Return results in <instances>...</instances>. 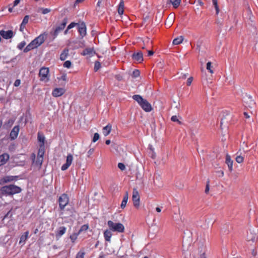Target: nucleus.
Here are the masks:
<instances>
[{"label": "nucleus", "mask_w": 258, "mask_h": 258, "mask_svg": "<svg viewBox=\"0 0 258 258\" xmlns=\"http://www.w3.org/2000/svg\"><path fill=\"white\" fill-rule=\"evenodd\" d=\"M44 153V145L43 144H40L39 146V149L38 150L37 154V157H43Z\"/></svg>", "instance_id": "obj_22"}, {"label": "nucleus", "mask_w": 258, "mask_h": 258, "mask_svg": "<svg viewBox=\"0 0 258 258\" xmlns=\"http://www.w3.org/2000/svg\"><path fill=\"white\" fill-rule=\"evenodd\" d=\"M118 167L121 170L123 171L125 169V166L123 163H119L118 164Z\"/></svg>", "instance_id": "obj_45"}, {"label": "nucleus", "mask_w": 258, "mask_h": 258, "mask_svg": "<svg viewBox=\"0 0 258 258\" xmlns=\"http://www.w3.org/2000/svg\"><path fill=\"white\" fill-rule=\"evenodd\" d=\"M141 107L146 112H150L153 109L151 104L146 99L143 102Z\"/></svg>", "instance_id": "obj_14"}, {"label": "nucleus", "mask_w": 258, "mask_h": 258, "mask_svg": "<svg viewBox=\"0 0 258 258\" xmlns=\"http://www.w3.org/2000/svg\"><path fill=\"white\" fill-rule=\"evenodd\" d=\"M127 200H128V193H127V192H126L125 195L123 196L122 201L127 202Z\"/></svg>", "instance_id": "obj_53"}, {"label": "nucleus", "mask_w": 258, "mask_h": 258, "mask_svg": "<svg viewBox=\"0 0 258 258\" xmlns=\"http://www.w3.org/2000/svg\"><path fill=\"white\" fill-rule=\"evenodd\" d=\"M14 120L13 119H9L4 124V127L6 128H10L14 123Z\"/></svg>", "instance_id": "obj_27"}, {"label": "nucleus", "mask_w": 258, "mask_h": 258, "mask_svg": "<svg viewBox=\"0 0 258 258\" xmlns=\"http://www.w3.org/2000/svg\"><path fill=\"white\" fill-rule=\"evenodd\" d=\"M46 34L45 33L40 34L39 36L36 38L37 41L39 43L40 45H41L44 42L46 38Z\"/></svg>", "instance_id": "obj_23"}, {"label": "nucleus", "mask_w": 258, "mask_h": 258, "mask_svg": "<svg viewBox=\"0 0 258 258\" xmlns=\"http://www.w3.org/2000/svg\"><path fill=\"white\" fill-rule=\"evenodd\" d=\"M73 159V156L71 154H69L67 157L66 163L61 166V169L62 171L66 170L71 165Z\"/></svg>", "instance_id": "obj_10"}, {"label": "nucleus", "mask_w": 258, "mask_h": 258, "mask_svg": "<svg viewBox=\"0 0 258 258\" xmlns=\"http://www.w3.org/2000/svg\"><path fill=\"white\" fill-rule=\"evenodd\" d=\"M111 236H112V233L110 231V230H106L105 231H104V239L106 241H107L108 242H110Z\"/></svg>", "instance_id": "obj_21"}, {"label": "nucleus", "mask_w": 258, "mask_h": 258, "mask_svg": "<svg viewBox=\"0 0 258 258\" xmlns=\"http://www.w3.org/2000/svg\"><path fill=\"white\" fill-rule=\"evenodd\" d=\"M173 17H174V15H172V14H170L169 15V16L168 17V18H167V19H171V21H172V19L173 18Z\"/></svg>", "instance_id": "obj_62"}, {"label": "nucleus", "mask_w": 258, "mask_h": 258, "mask_svg": "<svg viewBox=\"0 0 258 258\" xmlns=\"http://www.w3.org/2000/svg\"><path fill=\"white\" fill-rule=\"evenodd\" d=\"M25 45H26V42L25 41H22L19 44V45H18V48L19 49L21 50L24 47Z\"/></svg>", "instance_id": "obj_47"}, {"label": "nucleus", "mask_w": 258, "mask_h": 258, "mask_svg": "<svg viewBox=\"0 0 258 258\" xmlns=\"http://www.w3.org/2000/svg\"><path fill=\"white\" fill-rule=\"evenodd\" d=\"M124 12V2L123 1H121L118 6V13L119 15L123 14Z\"/></svg>", "instance_id": "obj_25"}, {"label": "nucleus", "mask_w": 258, "mask_h": 258, "mask_svg": "<svg viewBox=\"0 0 258 258\" xmlns=\"http://www.w3.org/2000/svg\"><path fill=\"white\" fill-rule=\"evenodd\" d=\"M38 141L41 143L40 144H43L44 145L45 137L42 133L38 132L37 135Z\"/></svg>", "instance_id": "obj_24"}, {"label": "nucleus", "mask_w": 258, "mask_h": 258, "mask_svg": "<svg viewBox=\"0 0 258 258\" xmlns=\"http://www.w3.org/2000/svg\"><path fill=\"white\" fill-rule=\"evenodd\" d=\"M226 163L227 164L230 171L233 170V161L231 159V157L228 154L226 156Z\"/></svg>", "instance_id": "obj_16"}, {"label": "nucleus", "mask_w": 258, "mask_h": 258, "mask_svg": "<svg viewBox=\"0 0 258 258\" xmlns=\"http://www.w3.org/2000/svg\"><path fill=\"white\" fill-rule=\"evenodd\" d=\"M127 202L122 201L120 207L122 209H123L125 207Z\"/></svg>", "instance_id": "obj_54"}, {"label": "nucleus", "mask_w": 258, "mask_h": 258, "mask_svg": "<svg viewBox=\"0 0 258 258\" xmlns=\"http://www.w3.org/2000/svg\"><path fill=\"white\" fill-rule=\"evenodd\" d=\"M19 130V125H16L13 127L10 134V137L12 141L15 140L17 138Z\"/></svg>", "instance_id": "obj_9"}, {"label": "nucleus", "mask_w": 258, "mask_h": 258, "mask_svg": "<svg viewBox=\"0 0 258 258\" xmlns=\"http://www.w3.org/2000/svg\"><path fill=\"white\" fill-rule=\"evenodd\" d=\"M140 72L138 70H135L132 75L133 78H137L140 76Z\"/></svg>", "instance_id": "obj_36"}, {"label": "nucleus", "mask_w": 258, "mask_h": 258, "mask_svg": "<svg viewBox=\"0 0 258 258\" xmlns=\"http://www.w3.org/2000/svg\"><path fill=\"white\" fill-rule=\"evenodd\" d=\"M40 11L43 14H46L50 12V10L47 8H41Z\"/></svg>", "instance_id": "obj_44"}, {"label": "nucleus", "mask_w": 258, "mask_h": 258, "mask_svg": "<svg viewBox=\"0 0 258 258\" xmlns=\"http://www.w3.org/2000/svg\"><path fill=\"white\" fill-rule=\"evenodd\" d=\"M243 114L245 118H248L249 117V116L248 115V113L247 112H244Z\"/></svg>", "instance_id": "obj_63"}, {"label": "nucleus", "mask_w": 258, "mask_h": 258, "mask_svg": "<svg viewBox=\"0 0 258 258\" xmlns=\"http://www.w3.org/2000/svg\"><path fill=\"white\" fill-rule=\"evenodd\" d=\"M94 149L92 148L90 149L87 152L88 154V157H89L94 152Z\"/></svg>", "instance_id": "obj_52"}, {"label": "nucleus", "mask_w": 258, "mask_h": 258, "mask_svg": "<svg viewBox=\"0 0 258 258\" xmlns=\"http://www.w3.org/2000/svg\"><path fill=\"white\" fill-rule=\"evenodd\" d=\"M154 51L152 50H148V56H152L154 54Z\"/></svg>", "instance_id": "obj_61"}, {"label": "nucleus", "mask_w": 258, "mask_h": 258, "mask_svg": "<svg viewBox=\"0 0 258 258\" xmlns=\"http://www.w3.org/2000/svg\"><path fill=\"white\" fill-rule=\"evenodd\" d=\"M18 178V176H7L5 177L3 179L0 180V184H3L5 183L11 182L14 180H17Z\"/></svg>", "instance_id": "obj_12"}, {"label": "nucleus", "mask_w": 258, "mask_h": 258, "mask_svg": "<svg viewBox=\"0 0 258 258\" xmlns=\"http://www.w3.org/2000/svg\"><path fill=\"white\" fill-rule=\"evenodd\" d=\"M43 161V157H37V160L35 162V164L39 166V168H41Z\"/></svg>", "instance_id": "obj_30"}, {"label": "nucleus", "mask_w": 258, "mask_h": 258, "mask_svg": "<svg viewBox=\"0 0 258 258\" xmlns=\"http://www.w3.org/2000/svg\"><path fill=\"white\" fill-rule=\"evenodd\" d=\"M80 234L77 232V233H74L73 234H72L70 236V239H71L72 241L73 242H74L77 239V237Z\"/></svg>", "instance_id": "obj_34"}, {"label": "nucleus", "mask_w": 258, "mask_h": 258, "mask_svg": "<svg viewBox=\"0 0 258 258\" xmlns=\"http://www.w3.org/2000/svg\"><path fill=\"white\" fill-rule=\"evenodd\" d=\"M192 80H193V78L192 77H190L189 78H188V79L187 80V82H186V85L188 86H190Z\"/></svg>", "instance_id": "obj_49"}, {"label": "nucleus", "mask_w": 258, "mask_h": 258, "mask_svg": "<svg viewBox=\"0 0 258 258\" xmlns=\"http://www.w3.org/2000/svg\"><path fill=\"white\" fill-rule=\"evenodd\" d=\"M132 200L135 207L138 209L140 207V196L139 192L136 188H134L133 191Z\"/></svg>", "instance_id": "obj_6"}, {"label": "nucleus", "mask_w": 258, "mask_h": 258, "mask_svg": "<svg viewBox=\"0 0 258 258\" xmlns=\"http://www.w3.org/2000/svg\"><path fill=\"white\" fill-rule=\"evenodd\" d=\"M58 79H61L63 81H66V79H67V76H66V74H64L63 75H62L60 78H58Z\"/></svg>", "instance_id": "obj_55"}, {"label": "nucleus", "mask_w": 258, "mask_h": 258, "mask_svg": "<svg viewBox=\"0 0 258 258\" xmlns=\"http://www.w3.org/2000/svg\"><path fill=\"white\" fill-rule=\"evenodd\" d=\"M49 71L48 68L42 67L41 68L39 72V77L40 78V80L41 81H46L47 82L49 81V78L48 77V74Z\"/></svg>", "instance_id": "obj_4"}, {"label": "nucleus", "mask_w": 258, "mask_h": 258, "mask_svg": "<svg viewBox=\"0 0 258 258\" xmlns=\"http://www.w3.org/2000/svg\"><path fill=\"white\" fill-rule=\"evenodd\" d=\"M33 49L32 47V46L29 44L24 49V52L26 53V52H28V51L31 50Z\"/></svg>", "instance_id": "obj_41"}, {"label": "nucleus", "mask_w": 258, "mask_h": 258, "mask_svg": "<svg viewBox=\"0 0 258 258\" xmlns=\"http://www.w3.org/2000/svg\"><path fill=\"white\" fill-rule=\"evenodd\" d=\"M72 63L70 60L66 61L63 63V67L67 68H70L71 66Z\"/></svg>", "instance_id": "obj_43"}, {"label": "nucleus", "mask_w": 258, "mask_h": 258, "mask_svg": "<svg viewBox=\"0 0 258 258\" xmlns=\"http://www.w3.org/2000/svg\"><path fill=\"white\" fill-rule=\"evenodd\" d=\"M212 2L216 11V15H218L220 11L218 6V1L217 0H212Z\"/></svg>", "instance_id": "obj_33"}, {"label": "nucleus", "mask_w": 258, "mask_h": 258, "mask_svg": "<svg viewBox=\"0 0 258 258\" xmlns=\"http://www.w3.org/2000/svg\"><path fill=\"white\" fill-rule=\"evenodd\" d=\"M29 44L32 46V47L33 49H34V48L37 47L36 45H35V44L33 42V41H32Z\"/></svg>", "instance_id": "obj_56"}, {"label": "nucleus", "mask_w": 258, "mask_h": 258, "mask_svg": "<svg viewBox=\"0 0 258 258\" xmlns=\"http://www.w3.org/2000/svg\"><path fill=\"white\" fill-rule=\"evenodd\" d=\"M68 22V19L65 18L63 19L62 23L57 26L53 31L50 32V34L52 36V40H54L58 35V33L63 30L65 28Z\"/></svg>", "instance_id": "obj_3"}, {"label": "nucleus", "mask_w": 258, "mask_h": 258, "mask_svg": "<svg viewBox=\"0 0 258 258\" xmlns=\"http://www.w3.org/2000/svg\"><path fill=\"white\" fill-rule=\"evenodd\" d=\"M79 23L75 22H72L69 26H68V30H70L75 26H78Z\"/></svg>", "instance_id": "obj_39"}, {"label": "nucleus", "mask_w": 258, "mask_h": 258, "mask_svg": "<svg viewBox=\"0 0 258 258\" xmlns=\"http://www.w3.org/2000/svg\"><path fill=\"white\" fill-rule=\"evenodd\" d=\"M33 42L36 45L37 47L40 46L39 43L38 42V41H37V39L35 38L33 40H32Z\"/></svg>", "instance_id": "obj_60"}, {"label": "nucleus", "mask_w": 258, "mask_h": 258, "mask_svg": "<svg viewBox=\"0 0 258 258\" xmlns=\"http://www.w3.org/2000/svg\"><path fill=\"white\" fill-rule=\"evenodd\" d=\"M132 58L134 60L141 62L143 60V54L141 51L134 53L132 55Z\"/></svg>", "instance_id": "obj_13"}, {"label": "nucleus", "mask_w": 258, "mask_h": 258, "mask_svg": "<svg viewBox=\"0 0 258 258\" xmlns=\"http://www.w3.org/2000/svg\"><path fill=\"white\" fill-rule=\"evenodd\" d=\"M66 231V228L64 226L60 227L58 230L57 231L55 234V236L57 238H59Z\"/></svg>", "instance_id": "obj_18"}, {"label": "nucleus", "mask_w": 258, "mask_h": 258, "mask_svg": "<svg viewBox=\"0 0 258 258\" xmlns=\"http://www.w3.org/2000/svg\"><path fill=\"white\" fill-rule=\"evenodd\" d=\"M111 130V125L108 123L106 126L103 128V133L105 136L109 135Z\"/></svg>", "instance_id": "obj_20"}, {"label": "nucleus", "mask_w": 258, "mask_h": 258, "mask_svg": "<svg viewBox=\"0 0 258 258\" xmlns=\"http://www.w3.org/2000/svg\"><path fill=\"white\" fill-rule=\"evenodd\" d=\"M133 99L136 101L140 106L142 105L143 102L146 100L143 98L140 95H134L133 96Z\"/></svg>", "instance_id": "obj_17"}, {"label": "nucleus", "mask_w": 258, "mask_h": 258, "mask_svg": "<svg viewBox=\"0 0 258 258\" xmlns=\"http://www.w3.org/2000/svg\"><path fill=\"white\" fill-rule=\"evenodd\" d=\"M236 161L238 163H241L243 162V157L241 156H237L235 159Z\"/></svg>", "instance_id": "obj_40"}, {"label": "nucleus", "mask_w": 258, "mask_h": 258, "mask_svg": "<svg viewBox=\"0 0 258 258\" xmlns=\"http://www.w3.org/2000/svg\"><path fill=\"white\" fill-rule=\"evenodd\" d=\"M78 31L81 38H83L86 35V26L84 22L79 23L78 25Z\"/></svg>", "instance_id": "obj_7"}, {"label": "nucleus", "mask_w": 258, "mask_h": 258, "mask_svg": "<svg viewBox=\"0 0 258 258\" xmlns=\"http://www.w3.org/2000/svg\"><path fill=\"white\" fill-rule=\"evenodd\" d=\"M110 142H110V140H106V141H105V144H106V145H109V144H110Z\"/></svg>", "instance_id": "obj_64"}, {"label": "nucleus", "mask_w": 258, "mask_h": 258, "mask_svg": "<svg viewBox=\"0 0 258 258\" xmlns=\"http://www.w3.org/2000/svg\"><path fill=\"white\" fill-rule=\"evenodd\" d=\"M0 190L2 195L11 196L20 193L22 189L17 185L10 184L2 187Z\"/></svg>", "instance_id": "obj_1"}, {"label": "nucleus", "mask_w": 258, "mask_h": 258, "mask_svg": "<svg viewBox=\"0 0 258 258\" xmlns=\"http://www.w3.org/2000/svg\"><path fill=\"white\" fill-rule=\"evenodd\" d=\"M101 67V64L100 62L98 61H96L95 62V65H94V71L97 72Z\"/></svg>", "instance_id": "obj_35"}, {"label": "nucleus", "mask_w": 258, "mask_h": 258, "mask_svg": "<svg viewBox=\"0 0 258 258\" xmlns=\"http://www.w3.org/2000/svg\"><path fill=\"white\" fill-rule=\"evenodd\" d=\"M211 68H212V66H211V62H208L207 63V67H206V68L209 71V72L211 73V74H213V70L211 69Z\"/></svg>", "instance_id": "obj_42"}, {"label": "nucleus", "mask_w": 258, "mask_h": 258, "mask_svg": "<svg viewBox=\"0 0 258 258\" xmlns=\"http://www.w3.org/2000/svg\"><path fill=\"white\" fill-rule=\"evenodd\" d=\"M107 225L109 229L112 231L122 233L124 231V227L121 223H114L109 220L107 222Z\"/></svg>", "instance_id": "obj_2"}, {"label": "nucleus", "mask_w": 258, "mask_h": 258, "mask_svg": "<svg viewBox=\"0 0 258 258\" xmlns=\"http://www.w3.org/2000/svg\"><path fill=\"white\" fill-rule=\"evenodd\" d=\"M171 120L173 122H177L179 124H181L182 122L178 120L177 117L176 115L172 116L171 118Z\"/></svg>", "instance_id": "obj_37"}, {"label": "nucleus", "mask_w": 258, "mask_h": 258, "mask_svg": "<svg viewBox=\"0 0 258 258\" xmlns=\"http://www.w3.org/2000/svg\"><path fill=\"white\" fill-rule=\"evenodd\" d=\"M29 44L32 46V47L33 49H34V48L37 47L36 45H35V44L33 42V41H32Z\"/></svg>", "instance_id": "obj_57"}, {"label": "nucleus", "mask_w": 258, "mask_h": 258, "mask_svg": "<svg viewBox=\"0 0 258 258\" xmlns=\"http://www.w3.org/2000/svg\"><path fill=\"white\" fill-rule=\"evenodd\" d=\"M93 51V49L91 48H87L85 49L83 52L81 53L83 55H86L88 54H91L92 53Z\"/></svg>", "instance_id": "obj_28"}, {"label": "nucleus", "mask_w": 258, "mask_h": 258, "mask_svg": "<svg viewBox=\"0 0 258 258\" xmlns=\"http://www.w3.org/2000/svg\"><path fill=\"white\" fill-rule=\"evenodd\" d=\"M25 26L26 25H23V24L21 23V25H20V30L21 31V32H23L24 31V29L25 28Z\"/></svg>", "instance_id": "obj_59"}, {"label": "nucleus", "mask_w": 258, "mask_h": 258, "mask_svg": "<svg viewBox=\"0 0 258 258\" xmlns=\"http://www.w3.org/2000/svg\"><path fill=\"white\" fill-rule=\"evenodd\" d=\"M66 92V90L62 88H56L52 91V95L55 97H60Z\"/></svg>", "instance_id": "obj_11"}, {"label": "nucleus", "mask_w": 258, "mask_h": 258, "mask_svg": "<svg viewBox=\"0 0 258 258\" xmlns=\"http://www.w3.org/2000/svg\"><path fill=\"white\" fill-rule=\"evenodd\" d=\"M29 16L28 15H26L24 17L23 21L22 23L23 24V25H26L29 21Z\"/></svg>", "instance_id": "obj_38"}, {"label": "nucleus", "mask_w": 258, "mask_h": 258, "mask_svg": "<svg viewBox=\"0 0 258 258\" xmlns=\"http://www.w3.org/2000/svg\"><path fill=\"white\" fill-rule=\"evenodd\" d=\"M9 155L7 153H4L0 155V166L4 165L9 159Z\"/></svg>", "instance_id": "obj_15"}, {"label": "nucleus", "mask_w": 258, "mask_h": 258, "mask_svg": "<svg viewBox=\"0 0 258 258\" xmlns=\"http://www.w3.org/2000/svg\"><path fill=\"white\" fill-rule=\"evenodd\" d=\"M170 1L174 8H177L180 3V0H170Z\"/></svg>", "instance_id": "obj_31"}, {"label": "nucleus", "mask_w": 258, "mask_h": 258, "mask_svg": "<svg viewBox=\"0 0 258 258\" xmlns=\"http://www.w3.org/2000/svg\"><path fill=\"white\" fill-rule=\"evenodd\" d=\"M20 0H15L14 2L13 7H14L17 6V5H18L20 3Z\"/></svg>", "instance_id": "obj_58"}, {"label": "nucleus", "mask_w": 258, "mask_h": 258, "mask_svg": "<svg viewBox=\"0 0 258 258\" xmlns=\"http://www.w3.org/2000/svg\"><path fill=\"white\" fill-rule=\"evenodd\" d=\"M183 40V38L182 36H181L179 37L175 38L173 40L172 43H173V45H178V44H180L181 43H182Z\"/></svg>", "instance_id": "obj_26"}, {"label": "nucleus", "mask_w": 258, "mask_h": 258, "mask_svg": "<svg viewBox=\"0 0 258 258\" xmlns=\"http://www.w3.org/2000/svg\"><path fill=\"white\" fill-rule=\"evenodd\" d=\"M89 228L88 224H85L82 225L80 229H79V231L78 232L79 234H80L83 231H86Z\"/></svg>", "instance_id": "obj_32"}, {"label": "nucleus", "mask_w": 258, "mask_h": 258, "mask_svg": "<svg viewBox=\"0 0 258 258\" xmlns=\"http://www.w3.org/2000/svg\"><path fill=\"white\" fill-rule=\"evenodd\" d=\"M69 202V198L68 195L66 194L61 195L58 199L59 207L61 210H63L66 206H67Z\"/></svg>", "instance_id": "obj_5"}, {"label": "nucleus", "mask_w": 258, "mask_h": 258, "mask_svg": "<svg viewBox=\"0 0 258 258\" xmlns=\"http://www.w3.org/2000/svg\"><path fill=\"white\" fill-rule=\"evenodd\" d=\"M99 135L98 133H95L92 140V142H96L99 139Z\"/></svg>", "instance_id": "obj_46"}, {"label": "nucleus", "mask_w": 258, "mask_h": 258, "mask_svg": "<svg viewBox=\"0 0 258 258\" xmlns=\"http://www.w3.org/2000/svg\"><path fill=\"white\" fill-rule=\"evenodd\" d=\"M28 234H29V231L25 232L24 233V235H22L21 237H20L19 243L24 242L27 239Z\"/></svg>", "instance_id": "obj_29"}, {"label": "nucleus", "mask_w": 258, "mask_h": 258, "mask_svg": "<svg viewBox=\"0 0 258 258\" xmlns=\"http://www.w3.org/2000/svg\"><path fill=\"white\" fill-rule=\"evenodd\" d=\"M85 254L84 252H79L76 258H84V255Z\"/></svg>", "instance_id": "obj_50"}, {"label": "nucleus", "mask_w": 258, "mask_h": 258, "mask_svg": "<svg viewBox=\"0 0 258 258\" xmlns=\"http://www.w3.org/2000/svg\"><path fill=\"white\" fill-rule=\"evenodd\" d=\"M1 36L6 39L12 38L14 36V33L12 30L5 31L4 30L0 31Z\"/></svg>", "instance_id": "obj_8"}, {"label": "nucleus", "mask_w": 258, "mask_h": 258, "mask_svg": "<svg viewBox=\"0 0 258 258\" xmlns=\"http://www.w3.org/2000/svg\"><path fill=\"white\" fill-rule=\"evenodd\" d=\"M69 49L65 48L60 55V59L61 60H64L69 55Z\"/></svg>", "instance_id": "obj_19"}, {"label": "nucleus", "mask_w": 258, "mask_h": 258, "mask_svg": "<svg viewBox=\"0 0 258 258\" xmlns=\"http://www.w3.org/2000/svg\"><path fill=\"white\" fill-rule=\"evenodd\" d=\"M209 182H210L209 181H208L207 182V184H206V188H205V192L206 194H208L209 191V188H210Z\"/></svg>", "instance_id": "obj_48"}, {"label": "nucleus", "mask_w": 258, "mask_h": 258, "mask_svg": "<svg viewBox=\"0 0 258 258\" xmlns=\"http://www.w3.org/2000/svg\"><path fill=\"white\" fill-rule=\"evenodd\" d=\"M21 84V80L20 79H17L15 83H14V86L15 87H18Z\"/></svg>", "instance_id": "obj_51"}]
</instances>
